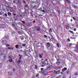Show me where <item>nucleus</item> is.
<instances>
[{
  "label": "nucleus",
  "mask_w": 78,
  "mask_h": 78,
  "mask_svg": "<svg viewBox=\"0 0 78 78\" xmlns=\"http://www.w3.org/2000/svg\"><path fill=\"white\" fill-rule=\"evenodd\" d=\"M41 12H45L44 10H42V9H41Z\"/></svg>",
  "instance_id": "c9c22d12"
},
{
  "label": "nucleus",
  "mask_w": 78,
  "mask_h": 78,
  "mask_svg": "<svg viewBox=\"0 0 78 78\" xmlns=\"http://www.w3.org/2000/svg\"><path fill=\"white\" fill-rule=\"evenodd\" d=\"M6 47H9V46H10V45L9 44H7L6 45Z\"/></svg>",
  "instance_id": "603ef678"
},
{
  "label": "nucleus",
  "mask_w": 78,
  "mask_h": 78,
  "mask_svg": "<svg viewBox=\"0 0 78 78\" xmlns=\"http://www.w3.org/2000/svg\"><path fill=\"white\" fill-rule=\"evenodd\" d=\"M9 61L10 62H12V61H13V60H12V59H10L9 60Z\"/></svg>",
  "instance_id": "2f4dec72"
},
{
  "label": "nucleus",
  "mask_w": 78,
  "mask_h": 78,
  "mask_svg": "<svg viewBox=\"0 0 78 78\" xmlns=\"http://www.w3.org/2000/svg\"><path fill=\"white\" fill-rule=\"evenodd\" d=\"M49 39L51 41H53V39L52 38H49Z\"/></svg>",
  "instance_id": "ea45409f"
},
{
  "label": "nucleus",
  "mask_w": 78,
  "mask_h": 78,
  "mask_svg": "<svg viewBox=\"0 0 78 78\" xmlns=\"http://www.w3.org/2000/svg\"><path fill=\"white\" fill-rule=\"evenodd\" d=\"M67 68H64L62 70L63 72H64L66 70H67Z\"/></svg>",
  "instance_id": "9d476101"
},
{
  "label": "nucleus",
  "mask_w": 78,
  "mask_h": 78,
  "mask_svg": "<svg viewBox=\"0 0 78 78\" xmlns=\"http://www.w3.org/2000/svg\"><path fill=\"white\" fill-rule=\"evenodd\" d=\"M8 68H9V69H10L11 68V66L10 65H9L8 66Z\"/></svg>",
  "instance_id": "6e6d98bb"
},
{
  "label": "nucleus",
  "mask_w": 78,
  "mask_h": 78,
  "mask_svg": "<svg viewBox=\"0 0 78 78\" xmlns=\"http://www.w3.org/2000/svg\"><path fill=\"white\" fill-rule=\"evenodd\" d=\"M0 16H2V13L0 11Z\"/></svg>",
  "instance_id": "0e129e2a"
},
{
  "label": "nucleus",
  "mask_w": 78,
  "mask_h": 78,
  "mask_svg": "<svg viewBox=\"0 0 78 78\" xmlns=\"http://www.w3.org/2000/svg\"><path fill=\"white\" fill-rule=\"evenodd\" d=\"M60 70H58L57 71H56V70H54V73L55 74H56V75H59V74L60 73Z\"/></svg>",
  "instance_id": "7ed1b4c3"
},
{
  "label": "nucleus",
  "mask_w": 78,
  "mask_h": 78,
  "mask_svg": "<svg viewBox=\"0 0 78 78\" xmlns=\"http://www.w3.org/2000/svg\"><path fill=\"white\" fill-rule=\"evenodd\" d=\"M77 50H78V49H76L74 50V51H77Z\"/></svg>",
  "instance_id": "37998d69"
},
{
  "label": "nucleus",
  "mask_w": 78,
  "mask_h": 78,
  "mask_svg": "<svg viewBox=\"0 0 78 78\" xmlns=\"http://www.w3.org/2000/svg\"><path fill=\"white\" fill-rule=\"evenodd\" d=\"M15 30H16L17 32L19 34H21V32H20V29H18V28H17V27H15Z\"/></svg>",
  "instance_id": "20e7f679"
},
{
  "label": "nucleus",
  "mask_w": 78,
  "mask_h": 78,
  "mask_svg": "<svg viewBox=\"0 0 78 78\" xmlns=\"http://www.w3.org/2000/svg\"><path fill=\"white\" fill-rule=\"evenodd\" d=\"M35 20H34L33 21V23H35Z\"/></svg>",
  "instance_id": "774afa93"
},
{
  "label": "nucleus",
  "mask_w": 78,
  "mask_h": 78,
  "mask_svg": "<svg viewBox=\"0 0 78 78\" xmlns=\"http://www.w3.org/2000/svg\"><path fill=\"white\" fill-rule=\"evenodd\" d=\"M57 45L58 47L59 48V44H58V43H57Z\"/></svg>",
  "instance_id": "f704fd0d"
},
{
  "label": "nucleus",
  "mask_w": 78,
  "mask_h": 78,
  "mask_svg": "<svg viewBox=\"0 0 78 78\" xmlns=\"http://www.w3.org/2000/svg\"><path fill=\"white\" fill-rule=\"evenodd\" d=\"M56 64L58 66H59L60 65V63L58 61L56 62Z\"/></svg>",
  "instance_id": "6ab92c4d"
},
{
  "label": "nucleus",
  "mask_w": 78,
  "mask_h": 78,
  "mask_svg": "<svg viewBox=\"0 0 78 78\" xmlns=\"http://www.w3.org/2000/svg\"><path fill=\"white\" fill-rule=\"evenodd\" d=\"M13 2L14 4H16V3H19V0H17L16 1L14 0V1H13Z\"/></svg>",
  "instance_id": "0eeeda50"
},
{
  "label": "nucleus",
  "mask_w": 78,
  "mask_h": 78,
  "mask_svg": "<svg viewBox=\"0 0 78 78\" xmlns=\"http://www.w3.org/2000/svg\"><path fill=\"white\" fill-rule=\"evenodd\" d=\"M0 27L1 28L4 29L6 28V25L5 24H0Z\"/></svg>",
  "instance_id": "f03ea898"
},
{
  "label": "nucleus",
  "mask_w": 78,
  "mask_h": 78,
  "mask_svg": "<svg viewBox=\"0 0 78 78\" xmlns=\"http://www.w3.org/2000/svg\"><path fill=\"white\" fill-rule=\"evenodd\" d=\"M22 45L21 44V45L20 46V48H22Z\"/></svg>",
  "instance_id": "8fccbe9b"
},
{
  "label": "nucleus",
  "mask_w": 78,
  "mask_h": 78,
  "mask_svg": "<svg viewBox=\"0 0 78 78\" xmlns=\"http://www.w3.org/2000/svg\"><path fill=\"white\" fill-rule=\"evenodd\" d=\"M4 16L5 17H8V15L6 13H5L4 14Z\"/></svg>",
  "instance_id": "7c9ffc66"
},
{
  "label": "nucleus",
  "mask_w": 78,
  "mask_h": 78,
  "mask_svg": "<svg viewBox=\"0 0 78 78\" xmlns=\"http://www.w3.org/2000/svg\"><path fill=\"white\" fill-rule=\"evenodd\" d=\"M19 56H20V57L19 58V59H22V57L23 56L20 55V54L19 55Z\"/></svg>",
  "instance_id": "a211bd4d"
},
{
  "label": "nucleus",
  "mask_w": 78,
  "mask_h": 78,
  "mask_svg": "<svg viewBox=\"0 0 78 78\" xmlns=\"http://www.w3.org/2000/svg\"><path fill=\"white\" fill-rule=\"evenodd\" d=\"M41 72L42 73H46L47 74V72H45L44 71V70H43V71H41Z\"/></svg>",
  "instance_id": "412c9836"
},
{
  "label": "nucleus",
  "mask_w": 78,
  "mask_h": 78,
  "mask_svg": "<svg viewBox=\"0 0 78 78\" xmlns=\"http://www.w3.org/2000/svg\"><path fill=\"white\" fill-rule=\"evenodd\" d=\"M37 45L38 47H41V45H40V44H38Z\"/></svg>",
  "instance_id": "052dcab7"
},
{
  "label": "nucleus",
  "mask_w": 78,
  "mask_h": 78,
  "mask_svg": "<svg viewBox=\"0 0 78 78\" xmlns=\"http://www.w3.org/2000/svg\"><path fill=\"white\" fill-rule=\"evenodd\" d=\"M46 44L47 47H49V48H50V43H47Z\"/></svg>",
  "instance_id": "6e6552de"
},
{
  "label": "nucleus",
  "mask_w": 78,
  "mask_h": 78,
  "mask_svg": "<svg viewBox=\"0 0 78 78\" xmlns=\"http://www.w3.org/2000/svg\"><path fill=\"white\" fill-rule=\"evenodd\" d=\"M29 53V51H26V52L25 53V55L27 56L28 54Z\"/></svg>",
  "instance_id": "4468645a"
},
{
  "label": "nucleus",
  "mask_w": 78,
  "mask_h": 78,
  "mask_svg": "<svg viewBox=\"0 0 78 78\" xmlns=\"http://www.w3.org/2000/svg\"><path fill=\"white\" fill-rule=\"evenodd\" d=\"M60 67L59 66H58L56 68H55V69L56 70H57V69H60Z\"/></svg>",
  "instance_id": "cd10ccee"
},
{
  "label": "nucleus",
  "mask_w": 78,
  "mask_h": 78,
  "mask_svg": "<svg viewBox=\"0 0 78 78\" xmlns=\"http://www.w3.org/2000/svg\"><path fill=\"white\" fill-rule=\"evenodd\" d=\"M37 28V26H35L34 27V28H35V30H36Z\"/></svg>",
  "instance_id": "58836bf2"
},
{
  "label": "nucleus",
  "mask_w": 78,
  "mask_h": 78,
  "mask_svg": "<svg viewBox=\"0 0 78 78\" xmlns=\"http://www.w3.org/2000/svg\"><path fill=\"white\" fill-rule=\"evenodd\" d=\"M72 18H73V20H76V18H75V17H72Z\"/></svg>",
  "instance_id": "a18cd8bd"
},
{
  "label": "nucleus",
  "mask_w": 78,
  "mask_h": 78,
  "mask_svg": "<svg viewBox=\"0 0 78 78\" xmlns=\"http://www.w3.org/2000/svg\"><path fill=\"white\" fill-rule=\"evenodd\" d=\"M67 40H68V41H70V39L69 38H68L67 39Z\"/></svg>",
  "instance_id": "4d7b16f0"
},
{
  "label": "nucleus",
  "mask_w": 78,
  "mask_h": 78,
  "mask_svg": "<svg viewBox=\"0 0 78 78\" xmlns=\"http://www.w3.org/2000/svg\"><path fill=\"white\" fill-rule=\"evenodd\" d=\"M23 3H24L25 4H27L26 2H25V0L23 1Z\"/></svg>",
  "instance_id": "c85d7f7f"
},
{
  "label": "nucleus",
  "mask_w": 78,
  "mask_h": 78,
  "mask_svg": "<svg viewBox=\"0 0 78 78\" xmlns=\"http://www.w3.org/2000/svg\"><path fill=\"white\" fill-rule=\"evenodd\" d=\"M21 62V61L20 60H19L17 62L18 64H20V63Z\"/></svg>",
  "instance_id": "393cba45"
},
{
  "label": "nucleus",
  "mask_w": 78,
  "mask_h": 78,
  "mask_svg": "<svg viewBox=\"0 0 78 78\" xmlns=\"http://www.w3.org/2000/svg\"><path fill=\"white\" fill-rule=\"evenodd\" d=\"M22 22L23 23V24H25V22L24 21H22Z\"/></svg>",
  "instance_id": "de8ad7c7"
},
{
  "label": "nucleus",
  "mask_w": 78,
  "mask_h": 78,
  "mask_svg": "<svg viewBox=\"0 0 78 78\" xmlns=\"http://www.w3.org/2000/svg\"><path fill=\"white\" fill-rule=\"evenodd\" d=\"M75 46L76 47L74 48H75L76 49H78V44H76Z\"/></svg>",
  "instance_id": "f3484780"
},
{
  "label": "nucleus",
  "mask_w": 78,
  "mask_h": 78,
  "mask_svg": "<svg viewBox=\"0 0 78 78\" xmlns=\"http://www.w3.org/2000/svg\"><path fill=\"white\" fill-rule=\"evenodd\" d=\"M28 25H29L30 26H31L32 25V22H30L27 23Z\"/></svg>",
  "instance_id": "2eb2a0df"
},
{
  "label": "nucleus",
  "mask_w": 78,
  "mask_h": 78,
  "mask_svg": "<svg viewBox=\"0 0 78 78\" xmlns=\"http://www.w3.org/2000/svg\"><path fill=\"white\" fill-rule=\"evenodd\" d=\"M44 37L45 38L47 39V36L45 35H44Z\"/></svg>",
  "instance_id": "473e14b6"
},
{
  "label": "nucleus",
  "mask_w": 78,
  "mask_h": 78,
  "mask_svg": "<svg viewBox=\"0 0 78 78\" xmlns=\"http://www.w3.org/2000/svg\"><path fill=\"white\" fill-rule=\"evenodd\" d=\"M16 17L15 16H13V19H14V21H17V20H18V19H17V17Z\"/></svg>",
  "instance_id": "f8f14e48"
},
{
  "label": "nucleus",
  "mask_w": 78,
  "mask_h": 78,
  "mask_svg": "<svg viewBox=\"0 0 78 78\" xmlns=\"http://www.w3.org/2000/svg\"><path fill=\"white\" fill-rule=\"evenodd\" d=\"M26 45L25 44H22V46H23V47H25L26 46Z\"/></svg>",
  "instance_id": "a878e982"
},
{
  "label": "nucleus",
  "mask_w": 78,
  "mask_h": 78,
  "mask_svg": "<svg viewBox=\"0 0 78 78\" xmlns=\"http://www.w3.org/2000/svg\"><path fill=\"white\" fill-rule=\"evenodd\" d=\"M50 31H51V32H52V29L50 28Z\"/></svg>",
  "instance_id": "5fc2aeb1"
},
{
  "label": "nucleus",
  "mask_w": 78,
  "mask_h": 78,
  "mask_svg": "<svg viewBox=\"0 0 78 78\" xmlns=\"http://www.w3.org/2000/svg\"><path fill=\"white\" fill-rule=\"evenodd\" d=\"M65 1L66 2H67V3H71V2H70V1L69 0H66Z\"/></svg>",
  "instance_id": "aec40b11"
},
{
  "label": "nucleus",
  "mask_w": 78,
  "mask_h": 78,
  "mask_svg": "<svg viewBox=\"0 0 78 78\" xmlns=\"http://www.w3.org/2000/svg\"><path fill=\"white\" fill-rule=\"evenodd\" d=\"M69 71H67V73H66L67 75H69Z\"/></svg>",
  "instance_id": "c03bdc74"
},
{
  "label": "nucleus",
  "mask_w": 78,
  "mask_h": 78,
  "mask_svg": "<svg viewBox=\"0 0 78 78\" xmlns=\"http://www.w3.org/2000/svg\"><path fill=\"white\" fill-rule=\"evenodd\" d=\"M65 27L66 28H69V26H68L66 25L65 26Z\"/></svg>",
  "instance_id": "09e8293b"
},
{
  "label": "nucleus",
  "mask_w": 78,
  "mask_h": 78,
  "mask_svg": "<svg viewBox=\"0 0 78 78\" xmlns=\"http://www.w3.org/2000/svg\"><path fill=\"white\" fill-rule=\"evenodd\" d=\"M68 31L70 33H72V34H74V33L73 31H71V30H69Z\"/></svg>",
  "instance_id": "4be33fe9"
},
{
  "label": "nucleus",
  "mask_w": 78,
  "mask_h": 78,
  "mask_svg": "<svg viewBox=\"0 0 78 78\" xmlns=\"http://www.w3.org/2000/svg\"><path fill=\"white\" fill-rule=\"evenodd\" d=\"M8 16H11V13H10V12H8Z\"/></svg>",
  "instance_id": "b1692460"
},
{
  "label": "nucleus",
  "mask_w": 78,
  "mask_h": 78,
  "mask_svg": "<svg viewBox=\"0 0 78 78\" xmlns=\"http://www.w3.org/2000/svg\"><path fill=\"white\" fill-rule=\"evenodd\" d=\"M31 16H32V17H33V16H34V15H33V14H31Z\"/></svg>",
  "instance_id": "338daca9"
},
{
  "label": "nucleus",
  "mask_w": 78,
  "mask_h": 78,
  "mask_svg": "<svg viewBox=\"0 0 78 78\" xmlns=\"http://www.w3.org/2000/svg\"><path fill=\"white\" fill-rule=\"evenodd\" d=\"M31 3L32 4H36V2H33V1H32L31 2Z\"/></svg>",
  "instance_id": "c756f323"
},
{
  "label": "nucleus",
  "mask_w": 78,
  "mask_h": 78,
  "mask_svg": "<svg viewBox=\"0 0 78 78\" xmlns=\"http://www.w3.org/2000/svg\"><path fill=\"white\" fill-rule=\"evenodd\" d=\"M39 56L40 57V58H42V55L40 54L39 55Z\"/></svg>",
  "instance_id": "49530a36"
},
{
  "label": "nucleus",
  "mask_w": 78,
  "mask_h": 78,
  "mask_svg": "<svg viewBox=\"0 0 78 78\" xmlns=\"http://www.w3.org/2000/svg\"><path fill=\"white\" fill-rule=\"evenodd\" d=\"M12 34H14V31H12Z\"/></svg>",
  "instance_id": "e2e57ef3"
},
{
  "label": "nucleus",
  "mask_w": 78,
  "mask_h": 78,
  "mask_svg": "<svg viewBox=\"0 0 78 78\" xmlns=\"http://www.w3.org/2000/svg\"><path fill=\"white\" fill-rule=\"evenodd\" d=\"M14 48L12 47H10V50H13Z\"/></svg>",
  "instance_id": "864d4df0"
},
{
  "label": "nucleus",
  "mask_w": 78,
  "mask_h": 78,
  "mask_svg": "<svg viewBox=\"0 0 78 78\" xmlns=\"http://www.w3.org/2000/svg\"><path fill=\"white\" fill-rule=\"evenodd\" d=\"M8 75L9 76H11L12 75V72H9L8 73Z\"/></svg>",
  "instance_id": "ddd939ff"
},
{
  "label": "nucleus",
  "mask_w": 78,
  "mask_h": 78,
  "mask_svg": "<svg viewBox=\"0 0 78 78\" xmlns=\"http://www.w3.org/2000/svg\"><path fill=\"white\" fill-rule=\"evenodd\" d=\"M39 75L36 74V77H38L39 76Z\"/></svg>",
  "instance_id": "69168bd1"
},
{
  "label": "nucleus",
  "mask_w": 78,
  "mask_h": 78,
  "mask_svg": "<svg viewBox=\"0 0 78 78\" xmlns=\"http://www.w3.org/2000/svg\"><path fill=\"white\" fill-rule=\"evenodd\" d=\"M57 60L58 61H59L60 63H62V62H63L62 60H61V59H57Z\"/></svg>",
  "instance_id": "423d86ee"
},
{
  "label": "nucleus",
  "mask_w": 78,
  "mask_h": 78,
  "mask_svg": "<svg viewBox=\"0 0 78 78\" xmlns=\"http://www.w3.org/2000/svg\"><path fill=\"white\" fill-rule=\"evenodd\" d=\"M42 63L43 65H45V64H44V62H42Z\"/></svg>",
  "instance_id": "680f3d73"
},
{
  "label": "nucleus",
  "mask_w": 78,
  "mask_h": 78,
  "mask_svg": "<svg viewBox=\"0 0 78 78\" xmlns=\"http://www.w3.org/2000/svg\"><path fill=\"white\" fill-rule=\"evenodd\" d=\"M2 44L3 45H6L7 44V41L5 40H3L2 41Z\"/></svg>",
  "instance_id": "39448f33"
},
{
  "label": "nucleus",
  "mask_w": 78,
  "mask_h": 78,
  "mask_svg": "<svg viewBox=\"0 0 78 78\" xmlns=\"http://www.w3.org/2000/svg\"><path fill=\"white\" fill-rule=\"evenodd\" d=\"M33 9H34V8H36L37 6H34L33 7Z\"/></svg>",
  "instance_id": "79ce46f5"
},
{
  "label": "nucleus",
  "mask_w": 78,
  "mask_h": 78,
  "mask_svg": "<svg viewBox=\"0 0 78 78\" xmlns=\"http://www.w3.org/2000/svg\"><path fill=\"white\" fill-rule=\"evenodd\" d=\"M69 44V46H68L69 47H71V45H71V43L69 44Z\"/></svg>",
  "instance_id": "e433bc0d"
},
{
  "label": "nucleus",
  "mask_w": 78,
  "mask_h": 78,
  "mask_svg": "<svg viewBox=\"0 0 78 78\" xmlns=\"http://www.w3.org/2000/svg\"><path fill=\"white\" fill-rule=\"evenodd\" d=\"M75 75H78V72L75 73Z\"/></svg>",
  "instance_id": "4c0bfd02"
},
{
  "label": "nucleus",
  "mask_w": 78,
  "mask_h": 78,
  "mask_svg": "<svg viewBox=\"0 0 78 78\" xmlns=\"http://www.w3.org/2000/svg\"><path fill=\"white\" fill-rule=\"evenodd\" d=\"M46 70H47V71H50V67L48 66L47 67Z\"/></svg>",
  "instance_id": "9b49d317"
},
{
  "label": "nucleus",
  "mask_w": 78,
  "mask_h": 78,
  "mask_svg": "<svg viewBox=\"0 0 78 78\" xmlns=\"http://www.w3.org/2000/svg\"><path fill=\"white\" fill-rule=\"evenodd\" d=\"M35 30H36L37 31H41V29H40L39 27H37V28Z\"/></svg>",
  "instance_id": "1a4fd4ad"
},
{
  "label": "nucleus",
  "mask_w": 78,
  "mask_h": 78,
  "mask_svg": "<svg viewBox=\"0 0 78 78\" xmlns=\"http://www.w3.org/2000/svg\"><path fill=\"white\" fill-rule=\"evenodd\" d=\"M16 48L18 49L19 48V45H16L15 46Z\"/></svg>",
  "instance_id": "5701e85b"
},
{
  "label": "nucleus",
  "mask_w": 78,
  "mask_h": 78,
  "mask_svg": "<svg viewBox=\"0 0 78 78\" xmlns=\"http://www.w3.org/2000/svg\"><path fill=\"white\" fill-rule=\"evenodd\" d=\"M6 11H9V10H11L12 9V8H11V6L9 5V6H6Z\"/></svg>",
  "instance_id": "f257e3e1"
},
{
  "label": "nucleus",
  "mask_w": 78,
  "mask_h": 78,
  "mask_svg": "<svg viewBox=\"0 0 78 78\" xmlns=\"http://www.w3.org/2000/svg\"><path fill=\"white\" fill-rule=\"evenodd\" d=\"M31 35L32 36V37H34L35 36L34 34V33L32 34Z\"/></svg>",
  "instance_id": "bb28decb"
},
{
  "label": "nucleus",
  "mask_w": 78,
  "mask_h": 78,
  "mask_svg": "<svg viewBox=\"0 0 78 78\" xmlns=\"http://www.w3.org/2000/svg\"><path fill=\"white\" fill-rule=\"evenodd\" d=\"M21 37L20 39L21 40H23V37Z\"/></svg>",
  "instance_id": "72a5a7b5"
},
{
  "label": "nucleus",
  "mask_w": 78,
  "mask_h": 78,
  "mask_svg": "<svg viewBox=\"0 0 78 78\" xmlns=\"http://www.w3.org/2000/svg\"><path fill=\"white\" fill-rule=\"evenodd\" d=\"M27 6H28V5L26 4L25 5V8H27Z\"/></svg>",
  "instance_id": "13d9d810"
},
{
  "label": "nucleus",
  "mask_w": 78,
  "mask_h": 78,
  "mask_svg": "<svg viewBox=\"0 0 78 78\" xmlns=\"http://www.w3.org/2000/svg\"><path fill=\"white\" fill-rule=\"evenodd\" d=\"M72 7L74 8V9H76V8H77V6L76 5H72Z\"/></svg>",
  "instance_id": "dca6fc26"
},
{
  "label": "nucleus",
  "mask_w": 78,
  "mask_h": 78,
  "mask_svg": "<svg viewBox=\"0 0 78 78\" xmlns=\"http://www.w3.org/2000/svg\"><path fill=\"white\" fill-rule=\"evenodd\" d=\"M9 37H6V39H7V40H8V39H9Z\"/></svg>",
  "instance_id": "3c124183"
},
{
  "label": "nucleus",
  "mask_w": 78,
  "mask_h": 78,
  "mask_svg": "<svg viewBox=\"0 0 78 78\" xmlns=\"http://www.w3.org/2000/svg\"><path fill=\"white\" fill-rule=\"evenodd\" d=\"M37 66L36 65L35 66V69H37Z\"/></svg>",
  "instance_id": "a19ab883"
},
{
  "label": "nucleus",
  "mask_w": 78,
  "mask_h": 78,
  "mask_svg": "<svg viewBox=\"0 0 78 78\" xmlns=\"http://www.w3.org/2000/svg\"><path fill=\"white\" fill-rule=\"evenodd\" d=\"M37 44H40L41 45L42 44V43H37Z\"/></svg>",
  "instance_id": "bf43d9fd"
}]
</instances>
